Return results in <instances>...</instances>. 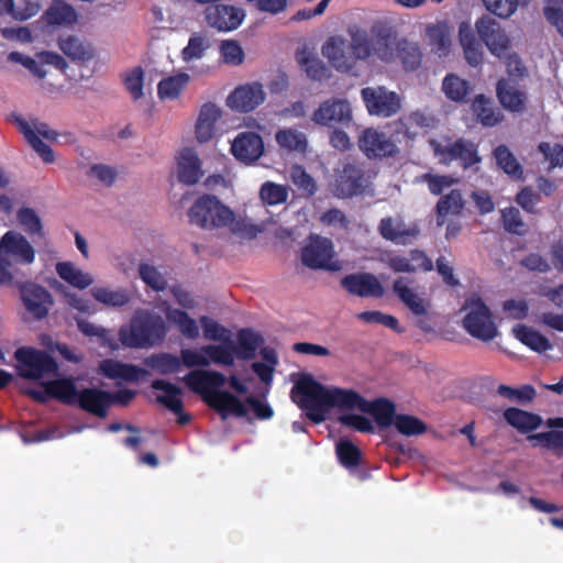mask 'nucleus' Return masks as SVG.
I'll use <instances>...</instances> for the list:
<instances>
[{"mask_svg":"<svg viewBox=\"0 0 563 563\" xmlns=\"http://www.w3.org/2000/svg\"><path fill=\"white\" fill-rule=\"evenodd\" d=\"M291 399L317 423L324 420L329 409L336 408L341 412L340 422L361 432L374 430L372 421L361 413L372 415L383 428L394 426L397 416L395 405L386 399L369 402L352 389L323 386L308 374L298 376Z\"/></svg>","mask_w":563,"mask_h":563,"instance_id":"nucleus-1","label":"nucleus"},{"mask_svg":"<svg viewBox=\"0 0 563 563\" xmlns=\"http://www.w3.org/2000/svg\"><path fill=\"white\" fill-rule=\"evenodd\" d=\"M183 382L192 391L200 394L223 419L229 416L246 417L250 409L260 419L273 417V409L256 397L246 396L244 400L238 397L247 395L249 387L236 375L227 378L217 371L197 369L183 377Z\"/></svg>","mask_w":563,"mask_h":563,"instance_id":"nucleus-2","label":"nucleus"},{"mask_svg":"<svg viewBox=\"0 0 563 563\" xmlns=\"http://www.w3.org/2000/svg\"><path fill=\"white\" fill-rule=\"evenodd\" d=\"M188 219L192 225L221 236L230 233L239 239L252 240L262 228L250 219L238 216L229 206L214 195L199 197L188 210Z\"/></svg>","mask_w":563,"mask_h":563,"instance_id":"nucleus-3","label":"nucleus"},{"mask_svg":"<svg viewBox=\"0 0 563 563\" xmlns=\"http://www.w3.org/2000/svg\"><path fill=\"white\" fill-rule=\"evenodd\" d=\"M30 395L44 401L47 396L55 397L67 404H77L81 409L103 418L112 404V395L99 388H85L77 390L74 382L59 378L47 382L42 390H30Z\"/></svg>","mask_w":563,"mask_h":563,"instance_id":"nucleus-4","label":"nucleus"},{"mask_svg":"<svg viewBox=\"0 0 563 563\" xmlns=\"http://www.w3.org/2000/svg\"><path fill=\"white\" fill-rule=\"evenodd\" d=\"M167 334L164 319L147 310H136L129 324L119 332L121 343L131 349H147L161 343Z\"/></svg>","mask_w":563,"mask_h":563,"instance_id":"nucleus-5","label":"nucleus"},{"mask_svg":"<svg viewBox=\"0 0 563 563\" xmlns=\"http://www.w3.org/2000/svg\"><path fill=\"white\" fill-rule=\"evenodd\" d=\"M372 36L364 30L355 29L353 32L354 51L361 60L376 57L385 63L397 60L400 38L389 30L373 27Z\"/></svg>","mask_w":563,"mask_h":563,"instance_id":"nucleus-6","label":"nucleus"},{"mask_svg":"<svg viewBox=\"0 0 563 563\" xmlns=\"http://www.w3.org/2000/svg\"><path fill=\"white\" fill-rule=\"evenodd\" d=\"M463 327L473 338L488 342L499 335L492 312L478 296H472L464 305Z\"/></svg>","mask_w":563,"mask_h":563,"instance_id":"nucleus-7","label":"nucleus"},{"mask_svg":"<svg viewBox=\"0 0 563 563\" xmlns=\"http://www.w3.org/2000/svg\"><path fill=\"white\" fill-rule=\"evenodd\" d=\"M13 123L45 163L54 162V153L52 148L45 144L41 137L49 142H55L58 137V133L56 131L52 130L45 122L35 118L26 119L21 115H13Z\"/></svg>","mask_w":563,"mask_h":563,"instance_id":"nucleus-8","label":"nucleus"},{"mask_svg":"<svg viewBox=\"0 0 563 563\" xmlns=\"http://www.w3.org/2000/svg\"><path fill=\"white\" fill-rule=\"evenodd\" d=\"M429 145L434 157L444 165L450 164L454 159H460L466 168L479 162L474 144L463 140L453 142L446 135H439L430 139Z\"/></svg>","mask_w":563,"mask_h":563,"instance_id":"nucleus-9","label":"nucleus"},{"mask_svg":"<svg viewBox=\"0 0 563 563\" xmlns=\"http://www.w3.org/2000/svg\"><path fill=\"white\" fill-rule=\"evenodd\" d=\"M0 258L7 267L29 266L35 262L36 250L22 232L9 230L0 238Z\"/></svg>","mask_w":563,"mask_h":563,"instance_id":"nucleus-10","label":"nucleus"},{"mask_svg":"<svg viewBox=\"0 0 563 563\" xmlns=\"http://www.w3.org/2000/svg\"><path fill=\"white\" fill-rule=\"evenodd\" d=\"M302 263L312 269L338 272L342 263L336 258L333 243L327 238L311 235L301 250Z\"/></svg>","mask_w":563,"mask_h":563,"instance_id":"nucleus-11","label":"nucleus"},{"mask_svg":"<svg viewBox=\"0 0 563 563\" xmlns=\"http://www.w3.org/2000/svg\"><path fill=\"white\" fill-rule=\"evenodd\" d=\"M19 374L30 379H41L55 373L57 365L45 352L20 347L15 352Z\"/></svg>","mask_w":563,"mask_h":563,"instance_id":"nucleus-12","label":"nucleus"},{"mask_svg":"<svg viewBox=\"0 0 563 563\" xmlns=\"http://www.w3.org/2000/svg\"><path fill=\"white\" fill-rule=\"evenodd\" d=\"M180 365L188 368L209 367L210 365L231 366L232 358L227 346L205 344L198 347L180 350Z\"/></svg>","mask_w":563,"mask_h":563,"instance_id":"nucleus-13","label":"nucleus"},{"mask_svg":"<svg viewBox=\"0 0 563 563\" xmlns=\"http://www.w3.org/2000/svg\"><path fill=\"white\" fill-rule=\"evenodd\" d=\"M8 59L20 64L37 79H44L47 76L46 66H53L60 71H65L68 67L66 59L53 51H41L35 53L34 56L20 52H11L8 55Z\"/></svg>","mask_w":563,"mask_h":563,"instance_id":"nucleus-14","label":"nucleus"},{"mask_svg":"<svg viewBox=\"0 0 563 563\" xmlns=\"http://www.w3.org/2000/svg\"><path fill=\"white\" fill-rule=\"evenodd\" d=\"M361 96L371 115L389 118L401 109L400 96L382 86L366 87Z\"/></svg>","mask_w":563,"mask_h":563,"instance_id":"nucleus-15","label":"nucleus"},{"mask_svg":"<svg viewBox=\"0 0 563 563\" xmlns=\"http://www.w3.org/2000/svg\"><path fill=\"white\" fill-rule=\"evenodd\" d=\"M476 32L488 51L497 56H506L510 48V38L500 24L489 15H483L475 22Z\"/></svg>","mask_w":563,"mask_h":563,"instance_id":"nucleus-16","label":"nucleus"},{"mask_svg":"<svg viewBox=\"0 0 563 563\" xmlns=\"http://www.w3.org/2000/svg\"><path fill=\"white\" fill-rule=\"evenodd\" d=\"M350 30L351 41L343 37H330L322 46V55L338 70L349 71L353 68L355 60L360 59L354 51L353 32Z\"/></svg>","mask_w":563,"mask_h":563,"instance_id":"nucleus-17","label":"nucleus"},{"mask_svg":"<svg viewBox=\"0 0 563 563\" xmlns=\"http://www.w3.org/2000/svg\"><path fill=\"white\" fill-rule=\"evenodd\" d=\"M266 99V92L262 84L254 81L236 87L225 100L227 106L241 113L251 112Z\"/></svg>","mask_w":563,"mask_h":563,"instance_id":"nucleus-18","label":"nucleus"},{"mask_svg":"<svg viewBox=\"0 0 563 563\" xmlns=\"http://www.w3.org/2000/svg\"><path fill=\"white\" fill-rule=\"evenodd\" d=\"M361 151L368 158L391 157L399 153L396 143L384 132L368 128L358 137Z\"/></svg>","mask_w":563,"mask_h":563,"instance_id":"nucleus-19","label":"nucleus"},{"mask_svg":"<svg viewBox=\"0 0 563 563\" xmlns=\"http://www.w3.org/2000/svg\"><path fill=\"white\" fill-rule=\"evenodd\" d=\"M205 14L208 25L220 32L236 30L246 15L244 9L227 4L210 5Z\"/></svg>","mask_w":563,"mask_h":563,"instance_id":"nucleus-20","label":"nucleus"},{"mask_svg":"<svg viewBox=\"0 0 563 563\" xmlns=\"http://www.w3.org/2000/svg\"><path fill=\"white\" fill-rule=\"evenodd\" d=\"M371 179L362 168L354 164H347L338 174L334 192L338 197L346 198L362 192L368 185Z\"/></svg>","mask_w":563,"mask_h":563,"instance_id":"nucleus-21","label":"nucleus"},{"mask_svg":"<svg viewBox=\"0 0 563 563\" xmlns=\"http://www.w3.org/2000/svg\"><path fill=\"white\" fill-rule=\"evenodd\" d=\"M341 285L351 295L362 298H380L385 295L382 282L371 273L350 274L341 280Z\"/></svg>","mask_w":563,"mask_h":563,"instance_id":"nucleus-22","label":"nucleus"},{"mask_svg":"<svg viewBox=\"0 0 563 563\" xmlns=\"http://www.w3.org/2000/svg\"><path fill=\"white\" fill-rule=\"evenodd\" d=\"M383 262L396 273L430 272L433 269L432 261L420 250H412L408 254H386Z\"/></svg>","mask_w":563,"mask_h":563,"instance_id":"nucleus-23","label":"nucleus"},{"mask_svg":"<svg viewBox=\"0 0 563 563\" xmlns=\"http://www.w3.org/2000/svg\"><path fill=\"white\" fill-rule=\"evenodd\" d=\"M21 300L26 311L35 319H43L53 305V297L43 286L26 283L21 287Z\"/></svg>","mask_w":563,"mask_h":563,"instance_id":"nucleus-24","label":"nucleus"},{"mask_svg":"<svg viewBox=\"0 0 563 563\" xmlns=\"http://www.w3.org/2000/svg\"><path fill=\"white\" fill-rule=\"evenodd\" d=\"M231 153L239 162L252 164L264 154L263 139L255 132H241L231 143Z\"/></svg>","mask_w":563,"mask_h":563,"instance_id":"nucleus-25","label":"nucleus"},{"mask_svg":"<svg viewBox=\"0 0 563 563\" xmlns=\"http://www.w3.org/2000/svg\"><path fill=\"white\" fill-rule=\"evenodd\" d=\"M352 119L351 104L343 99H331L322 102L312 114V121L320 125L344 123Z\"/></svg>","mask_w":563,"mask_h":563,"instance_id":"nucleus-26","label":"nucleus"},{"mask_svg":"<svg viewBox=\"0 0 563 563\" xmlns=\"http://www.w3.org/2000/svg\"><path fill=\"white\" fill-rule=\"evenodd\" d=\"M222 117V109L212 102L203 103L195 122V137L198 143L211 141L216 132V124Z\"/></svg>","mask_w":563,"mask_h":563,"instance_id":"nucleus-27","label":"nucleus"},{"mask_svg":"<svg viewBox=\"0 0 563 563\" xmlns=\"http://www.w3.org/2000/svg\"><path fill=\"white\" fill-rule=\"evenodd\" d=\"M424 37L431 51L439 57H445L452 48V31L446 22L429 23L424 29Z\"/></svg>","mask_w":563,"mask_h":563,"instance_id":"nucleus-28","label":"nucleus"},{"mask_svg":"<svg viewBox=\"0 0 563 563\" xmlns=\"http://www.w3.org/2000/svg\"><path fill=\"white\" fill-rule=\"evenodd\" d=\"M378 230L386 240L400 244L411 242L419 233V229L416 224H408L401 218L382 219Z\"/></svg>","mask_w":563,"mask_h":563,"instance_id":"nucleus-29","label":"nucleus"},{"mask_svg":"<svg viewBox=\"0 0 563 563\" xmlns=\"http://www.w3.org/2000/svg\"><path fill=\"white\" fill-rule=\"evenodd\" d=\"M393 289L401 302L415 314L424 316L429 309L427 299L411 286L410 282L399 277L394 282Z\"/></svg>","mask_w":563,"mask_h":563,"instance_id":"nucleus-30","label":"nucleus"},{"mask_svg":"<svg viewBox=\"0 0 563 563\" xmlns=\"http://www.w3.org/2000/svg\"><path fill=\"white\" fill-rule=\"evenodd\" d=\"M199 322L203 330V336L206 340L217 342V344H212L213 346H227L230 350L233 365L235 361L236 346L231 330L207 316H202L199 319Z\"/></svg>","mask_w":563,"mask_h":563,"instance_id":"nucleus-31","label":"nucleus"},{"mask_svg":"<svg viewBox=\"0 0 563 563\" xmlns=\"http://www.w3.org/2000/svg\"><path fill=\"white\" fill-rule=\"evenodd\" d=\"M178 178L186 185L197 184L203 176L201 161L192 148H184L177 157Z\"/></svg>","mask_w":563,"mask_h":563,"instance_id":"nucleus-32","label":"nucleus"},{"mask_svg":"<svg viewBox=\"0 0 563 563\" xmlns=\"http://www.w3.org/2000/svg\"><path fill=\"white\" fill-rule=\"evenodd\" d=\"M55 272L63 282L79 290L87 289L95 284V277L91 273L84 271L70 261L56 263Z\"/></svg>","mask_w":563,"mask_h":563,"instance_id":"nucleus-33","label":"nucleus"},{"mask_svg":"<svg viewBox=\"0 0 563 563\" xmlns=\"http://www.w3.org/2000/svg\"><path fill=\"white\" fill-rule=\"evenodd\" d=\"M496 92L500 104L508 111L521 112L526 106V93L511 79H500Z\"/></svg>","mask_w":563,"mask_h":563,"instance_id":"nucleus-34","label":"nucleus"},{"mask_svg":"<svg viewBox=\"0 0 563 563\" xmlns=\"http://www.w3.org/2000/svg\"><path fill=\"white\" fill-rule=\"evenodd\" d=\"M547 426L551 431L531 434L527 438L533 446L540 445L544 449L563 453V418L549 419Z\"/></svg>","mask_w":563,"mask_h":563,"instance_id":"nucleus-35","label":"nucleus"},{"mask_svg":"<svg viewBox=\"0 0 563 563\" xmlns=\"http://www.w3.org/2000/svg\"><path fill=\"white\" fill-rule=\"evenodd\" d=\"M59 49L74 62H89L96 56L91 43L78 36L68 35L58 40Z\"/></svg>","mask_w":563,"mask_h":563,"instance_id":"nucleus-36","label":"nucleus"},{"mask_svg":"<svg viewBox=\"0 0 563 563\" xmlns=\"http://www.w3.org/2000/svg\"><path fill=\"white\" fill-rule=\"evenodd\" d=\"M459 41L464 51V56L471 66H478L483 60V49L477 41L470 22H461L459 25Z\"/></svg>","mask_w":563,"mask_h":563,"instance_id":"nucleus-37","label":"nucleus"},{"mask_svg":"<svg viewBox=\"0 0 563 563\" xmlns=\"http://www.w3.org/2000/svg\"><path fill=\"white\" fill-rule=\"evenodd\" d=\"M190 75L184 71L164 77L157 84L158 98L163 101H175L179 99L190 82Z\"/></svg>","mask_w":563,"mask_h":563,"instance_id":"nucleus-38","label":"nucleus"},{"mask_svg":"<svg viewBox=\"0 0 563 563\" xmlns=\"http://www.w3.org/2000/svg\"><path fill=\"white\" fill-rule=\"evenodd\" d=\"M394 124L396 133L402 134L408 140H413L418 135L419 129L432 128L434 120L421 111H413L400 117Z\"/></svg>","mask_w":563,"mask_h":563,"instance_id":"nucleus-39","label":"nucleus"},{"mask_svg":"<svg viewBox=\"0 0 563 563\" xmlns=\"http://www.w3.org/2000/svg\"><path fill=\"white\" fill-rule=\"evenodd\" d=\"M100 371L104 376L111 379H121L125 382H136L148 374L146 369L113 360H106L101 362Z\"/></svg>","mask_w":563,"mask_h":563,"instance_id":"nucleus-40","label":"nucleus"},{"mask_svg":"<svg viewBox=\"0 0 563 563\" xmlns=\"http://www.w3.org/2000/svg\"><path fill=\"white\" fill-rule=\"evenodd\" d=\"M90 295L97 302L110 308L124 307L131 300V296L125 288H112L106 285L92 287Z\"/></svg>","mask_w":563,"mask_h":563,"instance_id":"nucleus-41","label":"nucleus"},{"mask_svg":"<svg viewBox=\"0 0 563 563\" xmlns=\"http://www.w3.org/2000/svg\"><path fill=\"white\" fill-rule=\"evenodd\" d=\"M153 389L157 391L156 400L174 413L180 412L183 408V390L176 385L163 379L152 383Z\"/></svg>","mask_w":563,"mask_h":563,"instance_id":"nucleus-42","label":"nucleus"},{"mask_svg":"<svg viewBox=\"0 0 563 563\" xmlns=\"http://www.w3.org/2000/svg\"><path fill=\"white\" fill-rule=\"evenodd\" d=\"M77 14L73 7L63 2L54 1L41 16V21L49 26H64L75 23Z\"/></svg>","mask_w":563,"mask_h":563,"instance_id":"nucleus-43","label":"nucleus"},{"mask_svg":"<svg viewBox=\"0 0 563 563\" xmlns=\"http://www.w3.org/2000/svg\"><path fill=\"white\" fill-rule=\"evenodd\" d=\"M512 334L518 341L537 353H543L552 349L550 341L530 327L518 324L512 328Z\"/></svg>","mask_w":563,"mask_h":563,"instance_id":"nucleus-44","label":"nucleus"},{"mask_svg":"<svg viewBox=\"0 0 563 563\" xmlns=\"http://www.w3.org/2000/svg\"><path fill=\"white\" fill-rule=\"evenodd\" d=\"M297 63L306 75L312 80H323L330 76L329 69L310 51L302 48L296 54Z\"/></svg>","mask_w":563,"mask_h":563,"instance_id":"nucleus-45","label":"nucleus"},{"mask_svg":"<svg viewBox=\"0 0 563 563\" xmlns=\"http://www.w3.org/2000/svg\"><path fill=\"white\" fill-rule=\"evenodd\" d=\"M16 222L26 234L38 239L45 236L44 223L40 213L34 208H19L16 211Z\"/></svg>","mask_w":563,"mask_h":563,"instance_id":"nucleus-46","label":"nucleus"},{"mask_svg":"<svg viewBox=\"0 0 563 563\" xmlns=\"http://www.w3.org/2000/svg\"><path fill=\"white\" fill-rule=\"evenodd\" d=\"M275 140L280 148L288 152L303 153L308 146L306 134L295 128L278 130L275 134Z\"/></svg>","mask_w":563,"mask_h":563,"instance_id":"nucleus-47","label":"nucleus"},{"mask_svg":"<svg viewBox=\"0 0 563 563\" xmlns=\"http://www.w3.org/2000/svg\"><path fill=\"white\" fill-rule=\"evenodd\" d=\"M165 312L168 321L174 323L184 336L190 340H195L199 336V325L187 312L170 307H167Z\"/></svg>","mask_w":563,"mask_h":563,"instance_id":"nucleus-48","label":"nucleus"},{"mask_svg":"<svg viewBox=\"0 0 563 563\" xmlns=\"http://www.w3.org/2000/svg\"><path fill=\"white\" fill-rule=\"evenodd\" d=\"M504 418L511 427L522 433L536 430L542 422L539 416L517 408H508L504 412Z\"/></svg>","mask_w":563,"mask_h":563,"instance_id":"nucleus-49","label":"nucleus"},{"mask_svg":"<svg viewBox=\"0 0 563 563\" xmlns=\"http://www.w3.org/2000/svg\"><path fill=\"white\" fill-rule=\"evenodd\" d=\"M472 109L479 122L485 126H494L503 120L501 112L494 108L492 100L484 95L475 97Z\"/></svg>","mask_w":563,"mask_h":563,"instance_id":"nucleus-50","label":"nucleus"},{"mask_svg":"<svg viewBox=\"0 0 563 563\" xmlns=\"http://www.w3.org/2000/svg\"><path fill=\"white\" fill-rule=\"evenodd\" d=\"M444 95L454 102H464L471 92V86L465 79L450 74L446 75L442 82Z\"/></svg>","mask_w":563,"mask_h":563,"instance_id":"nucleus-51","label":"nucleus"},{"mask_svg":"<svg viewBox=\"0 0 563 563\" xmlns=\"http://www.w3.org/2000/svg\"><path fill=\"white\" fill-rule=\"evenodd\" d=\"M464 202L459 190H452L449 195L439 200L437 205V223L443 225L445 217L459 214Z\"/></svg>","mask_w":563,"mask_h":563,"instance_id":"nucleus-52","label":"nucleus"},{"mask_svg":"<svg viewBox=\"0 0 563 563\" xmlns=\"http://www.w3.org/2000/svg\"><path fill=\"white\" fill-rule=\"evenodd\" d=\"M258 196L264 205L277 206L287 201L289 188L286 185L265 181L260 188Z\"/></svg>","mask_w":563,"mask_h":563,"instance_id":"nucleus-53","label":"nucleus"},{"mask_svg":"<svg viewBox=\"0 0 563 563\" xmlns=\"http://www.w3.org/2000/svg\"><path fill=\"white\" fill-rule=\"evenodd\" d=\"M139 276L142 282L155 291H163L167 287L166 272L148 263L139 266Z\"/></svg>","mask_w":563,"mask_h":563,"instance_id":"nucleus-54","label":"nucleus"},{"mask_svg":"<svg viewBox=\"0 0 563 563\" xmlns=\"http://www.w3.org/2000/svg\"><path fill=\"white\" fill-rule=\"evenodd\" d=\"M261 356L263 362L253 363L252 368L263 383L269 385L273 380L275 366L278 363L277 355L273 349L264 347L261 350Z\"/></svg>","mask_w":563,"mask_h":563,"instance_id":"nucleus-55","label":"nucleus"},{"mask_svg":"<svg viewBox=\"0 0 563 563\" xmlns=\"http://www.w3.org/2000/svg\"><path fill=\"white\" fill-rule=\"evenodd\" d=\"M209 46V41L206 36L198 33L192 34L180 53L183 62L190 64L203 58Z\"/></svg>","mask_w":563,"mask_h":563,"instance_id":"nucleus-56","label":"nucleus"},{"mask_svg":"<svg viewBox=\"0 0 563 563\" xmlns=\"http://www.w3.org/2000/svg\"><path fill=\"white\" fill-rule=\"evenodd\" d=\"M261 345V338L250 330H241L238 334L235 343V357L242 360H251L254 357L256 350Z\"/></svg>","mask_w":563,"mask_h":563,"instance_id":"nucleus-57","label":"nucleus"},{"mask_svg":"<svg viewBox=\"0 0 563 563\" xmlns=\"http://www.w3.org/2000/svg\"><path fill=\"white\" fill-rule=\"evenodd\" d=\"M145 364L161 374L176 373L180 369V357L169 353H161L148 356Z\"/></svg>","mask_w":563,"mask_h":563,"instance_id":"nucleus-58","label":"nucleus"},{"mask_svg":"<svg viewBox=\"0 0 563 563\" xmlns=\"http://www.w3.org/2000/svg\"><path fill=\"white\" fill-rule=\"evenodd\" d=\"M397 59L401 62L406 69L413 70L418 68L421 63L419 45L401 38L397 52Z\"/></svg>","mask_w":563,"mask_h":563,"instance_id":"nucleus-59","label":"nucleus"},{"mask_svg":"<svg viewBox=\"0 0 563 563\" xmlns=\"http://www.w3.org/2000/svg\"><path fill=\"white\" fill-rule=\"evenodd\" d=\"M485 8L498 18H510L520 5H527L530 0H483Z\"/></svg>","mask_w":563,"mask_h":563,"instance_id":"nucleus-60","label":"nucleus"},{"mask_svg":"<svg viewBox=\"0 0 563 563\" xmlns=\"http://www.w3.org/2000/svg\"><path fill=\"white\" fill-rule=\"evenodd\" d=\"M495 158L498 166L508 175L519 178L522 174V168L510 153V151L500 145L495 150Z\"/></svg>","mask_w":563,"mask_h":563,"instance_id":"nucleus-61","label":"nucleus"},{"mask_svg":"<svg viewBox=\"0 0 563 563\" xmlns=\"http://www.w3.org/2000/svg\"><path fill=\"white\" fill-rule=\"evenodd\" d=\"M395 428L406 437L419 435L426 432L427 426L418 418L409 415L396 416Z\"/></svg>","mask_w":563,"mask_h":563,"instance_id":"nucleus-62","label":"nucleus"},{"mask_svg":"<svg viewBox=\"0 0 563 563\" xmlns=\"http://www.w3.org/2000/svg\"><path fill=\"white\" fill-rule=\"evenodd\" d=\"M543 14L563 36V0H543Z\"/></svg>","mask_w":563,"mask_h":563,"instance_id":"nucleus-63","label":"nucleus"},{"mask_svg":"<svg viewBox=\"0 0 563 563\" xmlns=\"http://www.w3.org/2000/svg\"><path fill=\"white\" fill-rule=\"evenodd\" d=\"M220 56L225 64L231 66L241 65L245 58L243 48L233 40H227L221 43Z\"/></svg>","mask_w":563,"mask_h":563,"instance_id":"nucleus-64","label":"nucleus"}]
</instances>
